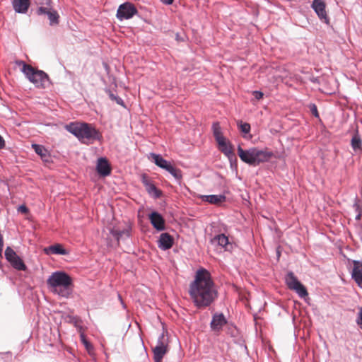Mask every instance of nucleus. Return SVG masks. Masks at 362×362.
I'll use <instances>...</instances> for the list:
<instances>
[{"label": "nucleus", "mask_w": 362, "mask_h": 362, "mask_svg": "<svg viewBox=\"0 0 362 362\" xmlns=\"http://www.w3.org/2000/svg\"><path fill=\"white\" fill-rule=\"evenodd\" d=\"M151 157L152 158L153 162L159 168L166 170L171 163L163 158L160 154L155 153H151Z\"/></svg>", "instance_id": "24"}, {"label": "nucleus", "mask_w": 362, "mask_h": 362, "mask_svg": "<svg viewBox=\"0 0 362 362\" xmlns=\"http://www.w3.org/2000/svg\"><path fill=\"white\" fill-rule=\"evenodd\" d=\"M312 81L316 82V81H317V78H315V79L312 80Z\"/></svg>", "instance_id": "42"}, {"label": "nucleus", "mask_w": 362, "mask_h": 362, "mask_svg": "<svg viewBox=\"0 0 362 362\" xmlns=\"http://www.w3.org/2000/svg\"><path fill=\"white\" fill-rule=\"evenodd\" d=\"M168 171L175 180V181L180 184L182 179V173L180 169L174 166L172 163L165 170Z\"/></svg>", "instance_id": "26"}, {"label": "nucleus", "mask_w": 362, "mask_h": 362, "mask_svg": "<svg viewBox=\"0 0 362 362\" xmlns=\"http://www.w3.org/2000/svg\"><path fill=\"white\" fill-rule=\"evenodd\" d=\"M237 125H238L239 129L243 134H247L250 133L251 127L249 123L243 122V121L239 120L237 122Z\"/></svg>", "instance_id": "31"}, {"label": "nucleus", "mask_w": 362, "mask_h": 362, "mask_svg": "<svg viewBox=\"0 0 362 362\" xmlns=\"http://www.w3.org/2000/svg\"><path fill=\"white\" fill-rule=\"evenodd\" d=\"M200 198L202 201L214 205H220L226 200L224 194L201 195Z\"/></svg>", "instance_id": "19"}, {"label": "nucleus", "mask_w": 362, "mask_h": 362, "mask_svg": "<svg viewBox=\"0 0 362 362\" xmlns=\"http://www.w3.org/2000/svg\"><path fill=\"white\" fill-rule=\"evenodd\" d=\"M96 171L101 177H107L111 174V165L106 158L100 157L98 158Z\"/></svg>", "instance_id": "13"}, {"label": "nucleus", "mask_w": 362, "mask_h": 362, "mask_svg": "<svg viewBox=\"0 0 362 362\" xmlns=\"http://www.w3.org/2000/svg\"><path fill=\"white\" fill-rule=\"evenodd\" d=\"M130 228H125L122 230L112 228H110V233L115 238L117 241V244L119 245L120 240L124 241L130 237Z\"/></svg>", "instance_id": "14"}, {"label": "nucleus", "mask_w": 362, "mask_h": 362, "mask_svg": "<svg viewBox=\"0 0 362 362\" xmlns=\"http://www.w3.org/2000/svg\"><path fill=\"white\" fill-rule=\"evenodd\" d=\"M81 340L83 345L85 346L86 349L90 351L93 349L92 344L86 339L84 334H81Z\"/></svg>", "instance_id": "32"}, {"label": "nucleus", "mask_w": 362, "mask_h": 362, "mask_svg": "<svg viewBox=\"0 0 362 362\" xmlns=\"http://www.w3.org/2000/svg\"><path fill=\"white\" fill-rule=\"evenodd\" d=\"M164 5H172L174 0H160Z\"/></svg>", "instance_id": "39"}, {"label": "nucleus", "mask_w": 362, "mask_h": 362, "mask_svg": "<svg viewBox=\"0 0 362 362\" xmlns=\"http://www.w3.org/2000/svg\"><path fill=\"white\" fill-rule=\"evenodd\" d=\"M228 323V320L222 313H216L212 315L210 327L212 331L219 332Z\"/></svg>", "instance_id": "12"}, {"label": "nucleus", "mask_w": 362, "mask_h": 362, "mask_svg": "<svg viewBox=\"0 0 362 362\" xmlns=\"http://www.w3.org/2000/svg\"><path fill=\"white\" fill-rule=\"evenodd\" d=\"M189 294L197 308L210 306L218 297L211 274L204 268L198 269L189 284Z\"/></svg>", "instance_id": "1"}, {"label": "nucleus", "mask_w": 362, "mask_h": 362, "mask_svg": "<svg viewBox=\"0 0 362 362\" xmlns=\"http://www.w3.org/2000/svg\"><path fill=\"white\" fill-rule=\"evenodd\" d=\"M238 154L243 162L251 166H257L260 163L267 162L274 156L272 151L255 147L244 150L240 146H238Z\"/></svg>", "instance_id": "4"}, {"label": "nucleus", "mask_w": 362, "mask_h": 362, "mask_svg": "<svg viewBox=\"0 0 362 362\" xmlns=\"http://www.w3.org/2000/svg\"><path fill=\"white\" fill-rule=\"evenodd\" d=\"M137 13L138 11L136 6L133 4L127 1L119 6L116 17L119 21H122L132 18Z\"/></svg>", "instance_id": "8"}, {"label": "nucleus", "mask_w": 362, "mask_h": 362, "mask_svg": "<svg viewBox=\"0 0 362 362\" xmlns=\"http://www.w3.org/2000/svg\"><path fill=\"white\" fill-rule=\"evenodd\" d=\"M216 142L218 144L219 150L229 159L230 158V157L234 156L233 146L229 142L226 141V138L219 139Z\"/></svg>", "instance_id": "20"}, {"label": "nucleus", "mask_w": 362, "mask_h": 362, "mask_svg": "<svg viewBox=\"0 0 362 362\" xmlns=\"http://www.w3.org/2000/svg\"><path fill=\"white\" fill-rule=\"evenodd\" d=\"M5 141L4 138L0 135V149H3L5 147Z\"/></svg>", "instance_id": "40"}, {"label": "nucleus", "mask_w": 362, "mask_h": 362, "mask_svg": "<svg viewBox=\"0 0 362 362\" xmlns=\"http://www.w3.org/2000/svg\"><path fill=\"white\" fill-rule=\"evenodd\" d=\"M353 207L355 209V211L358 214L359 211H361L362 212V209L361 207L360 206V205L356 202L354 205H353Z\"/></svg>", "instance_id": "38"}, {"label": "nucleus", "mask_w": 362, "mask_h": 362, "mask_svg": "<svg viewBox=\"0 0 362 362\" xmlns=\"http://www.w3.org/2000/svg\"><path fill=\"white\" fill-rule=\"evenodd\" d=\"M18 211L23 214H26L28 212V209L25 205H20L18 208Z\"/></svg>", "instance_id": "37"}, {"label": "nucleus", "mask_w": 362, "mask_h": 362, "mask_svg": "<svg viewBox=\"0 0 362 362\" xmlns=\"http://www.w3.org/2000/svg\"><path fill=\"white\" fill-rule=\"evenodd\" d=\"M174 244L173 237L168 233H163L160 235L158 240V246L162 250L170 249Z\"/></svg>", "instance_id": "15"}, {"label": "nucleus", "mask_w": 362, "mask_h": 362, "mask_svg": "<svg viewBox=\"0 0 362 362\" xmlns=\"http://www.w3.org/2000/svg\"><path fill=\"white\" fill-rule=\"evenodd\" d=\"M311 8L317 15L320 20L327 25L329 24V19L325 11L326 4L323 0H313Z\"/></svg>", "instance_id": "9"}, {"label": "nucleus", "mask_w": 362, "mask_h": 362, "mask_svg": "<svg viewBox=\"0 0 362 362\" xmlns=\"http://www.w3.org/2000/svg\"><path fill=\"white\" fill-rule=\"evenodd\" d=\"M211 243H216L218 245L224 248L226 251H230L233 249V245L229 242L228 238L223 233L215 235L211 240Z\"/></svg>", "instance_id": "17"}, {"label": "nucleus", "mask_w": 362, "mask_h": 362, "mask_svg": "<svg viewBox=\"0 0 362 362\" xmlns=\"http://www.w3.org/2000/svg\"><path fill=\"white\" fill-rule=\"evenodd\" d=\"M309 108H310V110L311 112V113L315 117H319V113H318V111H317V106L314 103H310L309 105Z\"/></svg>", "instance_id": "34"}, {"label": "nucleus", "mask_w": 362, "mask_h": 362, "mask_svg": "<svg viewBox=\"0 0 362 362\" xmlns=\"http://www.w3.org/2000/svg\"><path fill=\"white\" fill-rule=\"evenodd\" d=\"M51 0H45L47 6H40L36 11L38 16L46 15L49 19V23L51 26L57 25L59 23V15L57 11L51 6Z\"/></svg>", "instance_id": "6"}, {"label": "nucleus", "mask_w": 362, "mask_h": 362, "mask_svg": "<svg viewBox=\"0 0 362 362\" xmlns=\"http://www.w3.org/2000/svg\"><path fill=\"white\" fill-rule=\"evenodd\" d=\"M352 279L358 285L362 284V262L359 261H354V267L351 272Z\"/></svg>", "instance_id": "21"}, {"label": "nucleus", "mask_w": 362, "mask_h": 362, "mask_svg": "<svg viewBox=\"0 0 362 362\" xmlns=\"http://www.w3.org/2000/svg\"><path fill=\"white\" fill-rule=\"evenodd\" d=\"M351 145L355 151L361 148L362 141L358 133L353 136L351 141Z\"/></svg>", "instance_id": "28"}, {"label": "nucleus", "mask_w": 362, "mask_h": 362, "mask_svg": "<svg viewBox=\"0 0 362 362\" xmlns=\"http://www.w3.org/2000/svg\"><path fill=\"white\" fill-rule=\"evenodd\" d=\"M300 298H305L308 295L305 286L302 284H299L293 289Z\"/></svg>", "instance_id": "30"}, {"label": "nucleus", "mask_w": 362, "mask_h": 362, "mask_svg": "<svg viewBox=\"0 0 362 362\" xmlns=\"http://www.w3.org/2000/svg\"><path fill=\"white\" fill-rule=\"evenodd\" d=\"M141 181L146 188L147 192L153 198L157 199L161 197L162 192L158 189L156 185L151 180L148 175L146 173H143L141 175Z\"/></svg>", "instance_id": "10"}, {"label": "nucleus", "mask_w": 362, "mask_h": 362, "mask_svg": "<svg viewBox=\"0 0 362 362\" xmlns=\"http://www.w3.org/2000/svg\"><path fill=\"white\" fill-rule=\"evenodd\" d=\"M252 95L255 97V98L257 100H261L264 96V93L260 90H254L252 92Z\"/></svg>", "instance_id": "36"}, {"label": "nucleus", "mask_w": 362, "mask_h": 362, "mask_svg": "<svg viewBox=\"0 0 362 362\" xmlns=\"http://www.w3.org/2000/svg\"><path fill=\"white\" fill-rule=\"evenodd\" d=\"M32 148L40 156L43 162L50 163L52 162L49 152L44 146L37 144H32Z\"/></svg>", "instance_id": "16"}, {"label": "nucleus", "mask_w": 362, "mask_h": 362, "mask_svg": "<svg viewBox=\"0 0 362 362\" xmlns=\"http://www.w3.org/2000/svg\"><path fill=\"white\" fill-rule=\"evenodd\" d=\"M47 284L52 293L64 298H69L73 293V279L64 271L53 272L47 279Z\"/></svg>", "instance_id": "2"}, {"label": "nucleus", "mask_w": 362, "mask_h": 362, "mask_svg": "<svg viewBox=\"0 0 362 362\" xmlns=\"http://www.w3.org/2000/svg\"><path fill=\"white\" fill-rule=\"evenodd\" d=\"M361 216H362V214H361V211H359V213H358V214H357V215L356 216L355 219H356V221H359V220H361Z\"/></svg>", "instance_id": "41"}, {"label": "nucleus", "mask_w": 362, "mask_h": 362, "mask_svg": "<svg viewBox=\"0 0 362 362\" xmlns=\"http://www.w3.org/2000/svg\"><path fill=\"white\" fill-rule=\"evenodd\" d=\"M30 5V0H13L12 6L16 13L25 14Z\"/></svg>", "instance_id": "18"}, {"label": "nucleus", "mask_w": 362, "mask_h": 362, "mask_svg": "<svg viewBox=\"0 0 362 362\" xmlns=\"http://www.w3.org/2000/svg\"><path fill=\"white\" fill-rule=\"evenodd\" d=\"M6 259L16 270L25 271L27 266L23 259L16 253V252L9 246H8L4 252Z\"/></svg>", "instance_id": "7"}, {"label": "nucleus", "mask_w": 362, "mask_h": 362, "mask_svg": "<svg viewBox=\"0 0 362 362\" xmlns=\"http://www.w3.org/2000/svg\"><path fill=\"white\" fill-rule=\"evenodd\" d=\"M44 251L46 254L50 253L55 255H66L69 254L68 251L63 247L61 244H54L48 247H45Z\"/></svg>", "instance_id": "23"}, {"label": "nucleus", "mask_w": 362, "mask_h": 362, "mask_svg": "<svg viewBox=\"0 0 362 362\" xmlns=\"http://www.w3.org/2000/svg\"><path fill=\"white\" fill-rule=\"evenodd\" d=\"M148 219L153 227L158 231H163L165 229V221L163 216L156 211L148 214Z\"/></svg>", "instance_id": "11"}, {"label": "nucleus", "mask_w": 362, "mask_h": 362, "mask_svg": "<svg viewBox=\"0 0 362 362\" xmlns=\"http://www.w3.org/2000/svg\"><path fill=\"white\" fill-rule=\"evenodd\" d=\"M285 281L288 287L291 290L301 283L294 275L293 272H288L287 273L285 276Z\"/></svg>", "instance_id": "25"}, {"label": "nucleus", "mask_w": 362, "mask_h": 362, "mask_svg": "<svg viewBox=\"0 0 362 362\" xmlns=\"http://www.w3.org/2000/svg\"><path fill=\"white\" fill-rule=\"evenodd\" d=\"M212 131L213 134L215 138L216 141H218L219 139H222L225 138L222 135L221 128L218 122H214L212 125Z\"/></svg>", "instance_id": "27"}, {"label": "nucleus", "mask_w": 362, "mask_h": 362, "mask_svg": "<svg viewBox=\"0 0 362 362\" xmlns=\"http://www.w3.org/2000/svg\"><path fill=\"white\" fill-rule=\"evenodd\" d=\"M23 63L22 72L36 88H46L51 85V81L47 74L42 70L36 69L24 62Z\"/></svg>", "instance_id": "5"}, {"label": "nucleus", "mask_w": 362, "mask_h": 362, "mask_svg": "<svg viewBox=\"0 0 362 362\" xmlns=\"http://www.w3.org/2000/svg\"><path fill=\"white\" fill-rule=\"evenodd\" d=\"M356 322L359 328L362 330V306L359 308V311L357 314Z\"/></svg>", "instance_id": "33"}, {"label": "nucleus", "mask_w": 362, "mask_h": 362, "mask_svg": "<svg viewBox=\"0 0 362 362\" xmlns=\"http://www.w3.org/2000/svg\"><path fill=\"white\" fill-rule=\"evenodd\" d=\"M65 129L84 144L86 143L85 140L88 143H93L95 141H101L103 139L100 132L91 124L71 122L65 126Z\"/></svg>", "instance_id": "3"}, {"label": "nucleus", "mask_w": 362, "mask_h": 362, "mask_svg": "<svg viewBox=\"0 0 362 362\" xmlns=\"http://www.w3.org/2000/svg\"><path fill=\"white\" fill-rule=\"evenodd\" d=\"M160 343L164 344L165 345H168L164 332L159 335L156 345H160Z\"/></svg>", "instance_id": "35"}, {"label": "nucleus", "mask_w": 362, "mask_h": 362, "mask_svg": "<svg viewBox=\"0 0 362 362\" xmlns=\"http://www.w3.org/2000/svg\"><path fill=\"white\" fill-rule=\"evenodd\" d=\"M105 91L108 95L110 100L115 101L116 103L119 105L124 106V100L120 97L113 93L110 89L106 88Z\"/></svg>", "instance_id": "29"}, {"label": "nucleus", "mask_w": 362, "mask_h": 362, "mask_svg": "<svg viewBox=\"0 0 362 362\" xmlns=\"http://www.w3.org/2000/svg\"><path fill=\"white\" fill-rule=\"evenodd\" d=\"M167 347L168 345L160 343V345H156L153 348L154 362H161L163 356L167 353Z\"/></svg>", "instance_id": "22"}]
</instances>
